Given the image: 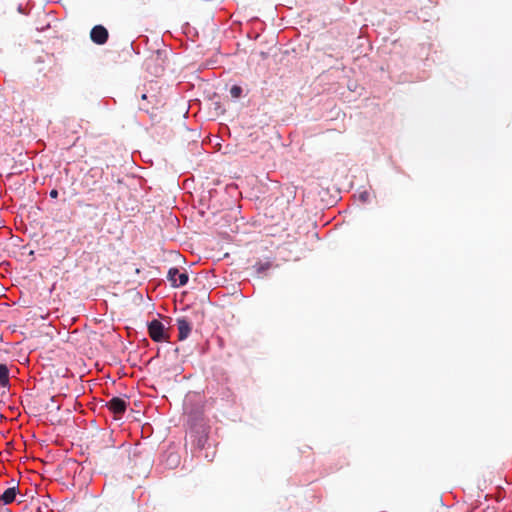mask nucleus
Returning a JSON list of instances; mask_svg holds the SVG:
<instances>
[{
  "label": "nucleus",
  "mask_w": 512,
  "mask_h": 512,
  "mask_svg": "<svg viewBox=\"0 0 512 512\" xmlns=\"http://www.w3.org/2000/svg\"><path fill=\"white\" fill-rule=\"evenodd\" d=\"M141 99H142V100H147V99H148L147 94H142Z\"/></svg>",
  "instance_id": "13"
},
{
  "label": "nucleus",
  "mask_w": 512,
  "mask_h": 512,
  "mask_svg": "<svg viewBox=\"0 0 512 512\" xmlns=\"http://www.w3.org/2000/svg\"><path fill=\"white\" fill-rule=\"evenodd\" d=\"M190 437L193 444L198 449H203L208 441V429L204 425L192 428L190 431Z\"/></svg>",
  "instance_id": "2"
},
{
  "label": "nucleus",
  "mask_w": 512,
  "mask_h": 512,
  "mask_svg": "<svg viewBox=\"0 0 512 512\" xmlns=\"http://www.w3.org/2000/svg\"><path fill=\"white\" fill-rule=\"evenodd\" d=\"M17 492H18L17 486H12V487L5 489L0 494V501L5 505L12 503L13 501H15Z\"/></svg>",
  "instance_id": "7"
},
{
  "label": "nucleus",
  "mask_w": 512,
  "mask_h": 512,
  "mask_svg": "<svg viewBox=\"0 0 512 512\" xmlns=\"http://www.w3.org/2000/svg\"><path fill=\"white\" fill-rule=\"evenodd\" d=\"M177 327L179 331L178 339H186L191 332V324L186 318H179L177 319Z\"/></svg>",
  "instance_id": "6"
},
{
  "label": "nucleus",
  "mask_w": 512,
  "mask_h": 512,
  "mask_svg": "<svg viewBox=\"0 0 512 512\" xmlns=\"http://www.w3.org/2000/svg\"><path fill=\"white\" fill-rule=\"evenodd\" d=\"M108 37V30L102 25H96L91 29L90 38L95 44H105L108 40Z\"/></svg>",
  "instance_id": "5"
},
{
  "label": "nucleus",
  "mask_w": 512,
  "mask_h": 512,
  "mask_svg": "<svg viewBox=\"0 0 512 512\" xmlns=\"http://www.w3.org/2000/svg\"><path fill=\"white\" fill-rule=\"evenodd\" d=\"M148 333L150 338L155 342H161L168 339V334L162 322L157 319L152 320L148 324Z\"/></svg>",
  "instance_id": "1"
},
{
  "label": "nucleus",
  "mask_w": 512,
  "mask_h": 512,
  "mask_svg": "<svg viewBox=\"0 0 512 512\" xmlns=\"http://www.w3.org/2000/svg\"><path fill=\"white\" fill-rule=\"evenodd\" d=\"M49 195H50L51 198L55 199V198L58 197V191L56 189H53V190L50 191Z\"/></svg>",
  "instance_id": "12"
},
{
  "label": "nucleus",
  "mask_w": 512,
  "mask_h": 512,
  "mask_svg": "<svg viewBox=\"0 0 512 512\" xmlns=\"http://www.w3.org/2000/svg\"><path fill=\"white\" fill-rule=\"evenodd\" d=\"M97 174L101 175L102 174V171H100L99 173H97L94 169H91L89 172H88V176H91L92 178H95L97 176Z\"/></svg>",
  "instance_id": "11"
},
{
  "label": "nucleus",
  "mask_w": 512,
  "mask_h": 512,
  "mask_svg": "<svg viewBox=\"0 0 512 512\" xmlns=\"http://www.w3.org/2000/svg\"><path fill=\"white\" fill-rule=\"evenodd\" d=\"M242 93V88L240 86L234 85L230 89V94L233 98H239Z\"/></svg>",
  "instance_id": "9"
},
{
  "label": "nucleus",
  "mask_w": 512,
  "mask_h": 512,
  "mask_svg": "<svg viewBox=\"0 0 512 512\" xmlns=\"http://www.w3.org/2000/svg\"><path fill=\"white\" fill-rule=\"evenodd\" d=\"M269 267H270V263L258 264V265L256 266V269H257V272H258V273H261V272H263V271H265V270L269 269Z\"/></svg>",
  "instance_id": "10"
},
{
  "label": "nucleus",
  "mask_w": 512,
  "mask_h": 512,
  "mask_svg": "<svg viewBox=\"0 0 512 512\" xmlns=\"http://www.w3.org/2000/svg\"><path fill=\"white\" fill-rule=\"evenodd\" d=\"M167 279L173 287H181L188 282V274L186 272H180L177 268H170Z\"/></svg>",
  "instance_id": "4"
},
{
  "label": "nucleus",
  "mask_w": 512,
  "mask_h": 512,
  "mask_svg": "<svg viewBox=\"0 0 512 512\" xmlns=\"http://www.w3.org/2000/svg\"><path fill=\"white\" fill-rule=\"evenodd\" d=\"M174 458H175V459H174L175 464H178V462H179V458H178V456H177V455H175V456H174Z\"/></svg>",
  "instance_id": "14"
},
{
  "label": "nucleus",
  "mask_w": 512,
  "mask_h": 512,
  "mask_svg": "<svg viewBox=\"0 0 512 512\" xmlns=\"http://www.w3.org/2000/svg\"><path fill=\"white\" fill-rule=\"evenodd\" d=\"M0 385L10 387L9 369L6 364H0Z\"/></svg>",
  "instance_id": "8"
},
{
  "label": "nucleus",
  "mask_w": 512,
  "mask_h": 512,
  "mask_svg": "<svg viewBox=\"0 0 512 512\" xmlns=\"http://www.w3.org/2000/svg\"><path fill=\"white\" fill-rule=\"evenodd\" d=\"M106 407L114 414L116 419H119L127 409V402L120 397H113L106 403Z\"/></svg>",
  "instance_id": "3"
}]
</instances>
